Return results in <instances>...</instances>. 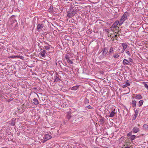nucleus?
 Instances as JSON below:
<instances>
[{"label":"nucleus","instance_id":"5701e85b","mask_svg":"<svg viewBox=\"0 0 148 148\" xmlns=\"http://www.w3.org/2000/svg\"><path fill=\"white\" fill-rule=\"evenodd\" d=\"M66 117L68 119H70L71 118V114L69 113H68L66 115Z\"/></svg>","mask_w":148,"mask_h":148},{"label":"nucleus","instance_id":"aec40b11","mask_svg":"<svg viewBox=\"0 0 148 148\" xmlns=\"http://www.w3.org/2000/svg\"><path fill=\"white\" fill-rule=\"evenodd\" d=\"M78 88V86H76L72 87L71 88V89L72 90H77Z\"/></svg>","mask_w":148,"mask_h":148},{"label":"nucleus","instance_id":"4468645a","mask_svg":"<svg viewBox=\"0 0 148 148\" xmlns=\"http://www.w3.org/2000/svg\"><path fill=\"white\" fill-rule=\"evenodd\" d=\"M44 27V25L42 24H38V29L42 28Z\"/></svg>","mask_w":148,"mask_h":148},{"label":"nucleus","instance_id":"ddd939ff","mask_svg":"<svg viewBox=\"0 0 148 148\" xmlns=\"http://www.w3.org/2000/svg\"><path fill=\"white\" fill-rule=\"evenodd\" d=\"M75 14H74V13H73V12H71L68 13L67 16L69 18H71L74 16Z\"/></svg>","mask_w":148,"mask_h":148},{"label":"nucleus","instance_id":"ea45409f","mask_svg":"<svg viewBox=\"0 0 148 148\" xmlns=\"http://www.w3.org/2000/svg\"><path fill=\"white\" fill-rule=\"evenodd\" d=\"M100 122H103V119H101V120H100Z\"/></svg>","mask_w":148,"mask_h":148},{"label":"nucleus","instance_id":"f3484780","mask_svg":"<svg viewBox=\"0 0 148 148\" xmlns=\"http://www.w3.org/2000/svg\"><path fill=\"white\" fill-rule=\"evenodd\" d=\"M113 56L115 58H118L119 57V55L116 53H115L113 54Z\"/></svg>","mask_w":148,"mask_h":148},{"label":"nucleus","instance_id":"473e14b6","mask_svg":"<svg viewBox=\"0 0 148 148\" xmlns=\"http://www.w3.org/2000/svg\"><path fill=\"white\" fill-rule=\"evenodd\" d=\"M125 53L129 56H130V52L129 51L126 50L125 51Z\"/></svg>","mask_w":148,"mask_h":148},{"label":"nucleus","instance_id":"79ce46f5","mask_svg":"<svg viewBox=\"0 0 148 148\" xmlns=\"http://www.w3.org/2000/svg\"><path fill=\"white\" fill-rule=\"evenodd\" d=\"M125 148H130L129 147H125Z\"/></svg>","mask_w":148,"mask_h":148},{"label":"nucleus","instance_id":"1a4fd4ad","mask_svg":"<svg viewBox=\"0 0 148 148\" xmlns=\"http://www.w3.org/2000/svg\"><path fill=\"white\" fill-rule=\"evenodd\" d=\"M116 114V112L115 111V110L114 109V110L112 111L110 114V115L109 116V117H113L115 114Z\"/></svg>","mask_w":148,"mask_h":148},{"label":"nucleus","instance_id":"e433bc0d","mask_svg":"<svg viewBox=\"0 0 148 148\" xmlns=\"http://www.w3.org/2000/svg\"><path fill=\"white\" fill-rule=\"evenodd\" d=\"M129 61L130 62H133V60L132 59H131V58H129Z\"/></svg>","mask_w":148,"mask_h":148},{"label":"nucleus","instance_id":"6ab92c4d","mask_svg":"<svg viewBox=\"0 0 148 148\" xmlns=\"http://www.w3.org/2000/svg\"><path fill=\"white\" fill-rule=\"evenodd\" d=\"M108 52V51L107 49H106V48H104V50L103 51V55H105L106 54H107Z\"/></svg>","mask_w":148,"mask_h":148},{"label":"nucleus","instance_id":"4c0bfd02","mask_svg":"<svg viewBox=\"0 0 148 148\" xmlns=\"http://www.w3.org/2000/svg\"><path fill=\"white\" fill-rule=\"evenodd\" d=\"M89 100L88 99H85V102H86V103H88L89 102Z\"/></svg>","mask_w":148,"mask_h":148},{"label":"nucleus","instance_id":"b1692460","mask_svg":"<svg viewBox=\"0 0 148 148\" xmlns=\"http://www.w3.org/2000/svg\"><path fill=\"white\" fill-rule=\"evenodd\" d=\"M138 115V112H137L136 110L135 113L134 114V119H135L136 117Z\"/></svg>","mask_w":148,"mask_h":148},{"label":"nucleus","instance_id":"58836bf2","mask_svg":"<svg viewBox=\"0 0 148 148\" xmlns=\"http://www.w3.org/2000/svg\"><path fill=\"white\" fill-rule=\"evenodd\" d=\"M45 47L47 49H49V47L47 46H45Z\"/></svg>","mask_w":148,"mask_h":148},{"label":"nucleus","instance_id":"f03ea898","mask_svg":"<svg viewBox=\"0 0 148 148\" xmlns=\"http://www.w3.org/2000/svg\"><path fill=\"white\" fill-rule=\"evenodd\" d=\"M119 23V21H116L112 25L111 29V31H113L115 28H116L118 25Z\"/></svg>","mask_w":148,"mask_h":148},{"label":"nucleus","instance_id":"412c9836","mask_svg":"<svg viewBox=\"0 0 148 148\" xmlns=\"http://www.w3.org/2000/svg\"><path fill=\"white\" fill-rule=\"evenodd\" d=\"M144 101L143 100H141L139 101L138 103L139 104V106L140 107L142 106L143 104Z\"/></svg>","mask_w":148,"mask_h":148},{"label":"nucleus","instance_id":"cd10ccee","mask_svg":"<svg viewBox=\"0 0 148 148\" xmlns=\"http://www.w3.org/2000/svg\"><path fill=\"white\" fill-rule=\"evenodd\" d=\"M65 57L67 60L69 59V57L68 55H66L65 56Z\"/></svg>","mask_w":148,"mask_h":148},{"label":"nucleus","instance_id":"f8f14e48","mask_svg":"<svg viewBox=\"0 0 148 148\" xmlns=\"http://www.w3.org/2000/svg\"><path fill=\"white\" fill-rule=\"evenodd\" d=\"M121 45L123 50H124V51H125L127 47V45L125 43H123L121 44Z\"/></svg>","mask_w":148,"mask_h":148},{"label":"nucleus","instance_id":"423d86ee","mask_svg":"<svg viewBox=\"0 0 148 148\" xmlns=\"http://www.w3.org/2000/svg\"><path fill=\"white\" fill-rule=\"evenodd\" d=\"M114 51V50L113 48L112 47H110L108 52V54L109 55V56H110L111 55L113 54Z\"/></svg>","mask_w":148,"mask_h":148},{"label":"nucleus","instance_id":"c03bdc74","mask_svg":"<svg viewBox=\"0 0 148 148\" xmlns=\"http://www.w3.org/2000/svg\"><path fill=\"white\" fill-rule=\"evenodd\" d=\"M34 88V89H36V88Z\"/></svg>","mask_w":148,"mask_h":148},{"label":"nucleus","instance_id":"6e6552de","mask_svg":"<svg viewBox=\"0 0 148 148\" xmlns=\"http://www.w3.org/2000/svg\"><path fill=\"white\" fill-rule=\"evenodd\" d=\"M44 139L45 140H47L51 138V136L49 134H44Z\"/></svg>","mask_w":148,"mask_h":148},{"label":"nucleus","instance_id":"39448f33","mask_svg":"<svg viewBox=\"0 0 148 148\" xmlns=\"http://www.w3.org/2000/svg\"><path fill=\"white\" fill-rule=\"evenodd\" d=\"M40 54L41 56L42 57H44L45 56V53L46 52L45 51V50H43L42 49V48H40Z\"/></svg>","mask_w":148,"mask_h":148},{"label":"nucleus","instance_id":"2eb2a0df","mask_svg":"<svg viewBox=\"0 0 148 148\" xmlns=\"http://www.w3.org/2000/svg\"><path fill=\"white\" fill-rule=\"evenodd\" d=\"M136 137V136L135 135H132L130 137V140L132 141L134 140L135 139Z\"/></svg>","mask_w":148,"mask_h":148},{"label":"nucleus","instance_id":"a878e982","mask_svg":"<svg viewBox=\"0 0 148 148\" xmlns=\"http://www.w3.org/2000/svg\"><path fill=\"white\" fill-rule=\"evenodd\" d=\"M33 101H34L35 102V103L34 102V103L35 104V105H36L37 104V99L36 98H34L33 99Z\"/></svg>","mask_w":148,"mask_h":148},{"label":"nucleus","instance_id":"0eeeda50","mask_svg":"<svg viewBox=\"0 0 148 148\" xmlns=\"http://www.w3.org/2000/svg\"><path fill=\"white\" fill-rule=\"evenodd\" d=\"M123 63L124 65H128L130 64L128 60L125 59H124L123 62Z\"/></svg>","mask_w":148,"mask_h":148},{"label":"nucleus","instance_id":"f257e3e1","mask_svg":"<svg viewBox=\"0 0 148 148\" xmlns=\"http://www.w3.org/2000/svg\"><path fill=\"white\" fill-rule=\"evenodd\" d=\"M127 15L125 14H124L121 17L120 21H119V26H120L122 25L124 22L127 19Z\"/></svg>","mask_w":148,"mask_h":148},{"label":"nucleus","instance_id":"f704fd0d","mask_svg":"<svg viewBox=\"0 0 148 148\" xmlns=\"http://www.w3.org/2000/svg\"><path fill=\"white\" fill-rule=\"evenodd\" d=\"M87 108H88L89 109H92L93 108L90 105L88 106H87Z\"/></svg>","mask_w":148,"mask_h":148},{"label":"nucleus","instance_id":"dca6fc26","mask_svg":"<svg viewBox=\"0 0 148 148\" xmlns=\"http://www.w3.org/2000/svg\"><path fill=\"white\" fill-rule=\"evenodd\" d=\"M38 137L39 139L40 140H42V138H45L44 137V135H41L40 134H39L38 135Z\"/></svg>","mask_w":148,"mask_h":148},{"label":"nucleus","instance_id":"72a5a7b5","mask_svg":"<svg viewBox=\"0 0 148 148\" xmlns=\"http://www.w3.org/2000/svg\"><path fill=\"white\" fill-rule=\"evenodd\" d=\"M144 86L148 90V85L147 84L145 83L144 84Z\"/></svg>","mask_w":148,"mask_h":148},{"label":"nucleus","instance_id":"c85d7f7f","mask_svg":"<svg viewBox=\"0 0 148 148\" xmlns=\"http://www.w3.org/2000/svg\"><path fill=\"white\" fill-rule=\"evenodd\" d=\"M132 132H129L127 134V136H129L130 137L132 135Z\"/></svg>","mask_w":148,"mask_h":148},{"label":"nucleus","instance_id":"a19ab883","mask_svg":"<svg viewBox=\"0 0 148 148\" xmlns=\"http://www.w3.org/2000/svg\"><path fill=\"white\" fill-rule=\"evenodd\" d=\"M124 51H124V50H123H123L121 52L122 53H123L124 52Z\"/></svg>","mask_w":148,"mask_h":148},{"label":"nucleus","instance_id":"9b49d317","mask_svg":"<svg viewBox=\"0 0 148 148\" xmlns=\"http://www.w3.org/2000/svg\"><path fill=\"white\" fill-rule=\"evenodd\" d=\"M15 119H12L10 123V125L12 126H14L15 125Z\"/></svg>","mask_w":148,"mask_h":148},{"label":"nucleus","instance_id":"7ed1b4c3","mask_svg":"<svg viewBox=\"0 0 148 148\" xmlns=\"http://www.w3.org/2000/svg\"><path fill=\"white\" fill-rule=\"evenodd\" d=\"M134 95L135 96L134 98L136 99L140 100L142 99V96L140 94H135Z\"/></svg>","mask_w":148,"mask_h":148},{"label":"nucleus","instance_id":"7c9ffc66","mask_svg":"<svg viewBox=\"0 0 148 148\" xmlns=\"http://www.w3.org/2000/svg\"><path fill=\"white\" fill-rule=\"evenodd\" d=\"M67 62L71 64H72L73 63V62L71 60H70V59L67 60Z\"/></svg>","mask_w":148,"mask_h":148},{"label":"nucleus","instance_id":"2f4dec72","mask_svg":"<svg viewBox=\"0 0 148 148\" xmlns=\"http://www.w3.org/2000/svg\"><path fill=\"white\" fill-rule=\"evenodd\" d=\"M22 59H23L24 57L22 56H17V58Z\"/></svg>","mask_w":148,"mask_h":148},{"label":"nucleus","instance_id":"bb28decb","mask_svg":"<svg viewBox=\"0 0 148 148\" xmlns=\"http://www.w3.org/2000/svg\"><path fill=\"white\" fill-rule=\"evenodd\" d=\"M74 14H76L77 13V11L76 10L73 9L72 11Z\"/></svg>","mask_w":148,"mask_h":148},{"label":"nucleus","instance_id":"393cba45","mask_svg":"<svg viewBox=\"0 0 148 148\" xmlns=\"http://www.w3.org/2000/svg\"><path fill=\"white\" fill-rule=\"evenodd\" d=\"M60 79L58 77L56 76L54 82H58L60 80Z\"/></svg>","mask_w":148,"mask_h":148},{"label":"nucleus","instance_id":"20e7f679","mask_svg":"<svg viewBox=\"0 0 148 148\" xmlns=\"http://www.w3.org/2000/svg\"><path fill=\"white\" fill-rule=\"evenodd\" d=\"M139 129L137 127H135L132 129L133 132L134 133H137L139 132Z\"/></svg>","mask_w":148,"mask_h":148},{"label":"nucleus","instance_id":"4be33fe9","mask_svg":"<svg viewBox=\"0 0 148 148\" xmlns=\"http://www.w3.org/2000/svg\"><path fill=\"white\" fill-rule=\"evenodd\" d=\"M143 128L145 130L148 129V125L147 124H144L143 126Z\"/></svg>","mask_w":148,"mask_h":148},{"label":"nucleus","instance_id":"c756f323","mask_svg":"<svg viewBox=\"0 0 148 148\" xmlns=\"http://www.w3.org/2000/svg\"><path fill=\"white\" fill-rule=\"evenodd\" d=\"M10 58H17V56H10Z\"/></svg>","mask_w":148,"mask_h":148},{"label":"nucleus","instance_id":"c9c22d12","mask_svg":"<svg viewBox=\"0 0 148 148\" xmlns=\"http://www.w3.org/2000/svg\"><path fill=\"white\" fill-rule=\"evenodd\" d=\"M38 45L39 47V48H40V47H41V45L42 44V43L41 42L40 44L39 43H38Z\"/></svg>","mask_w":148,"mask_h":148},{"label":"nucleus","instance_id":"a211bd4d","mask_svg":"<svg viewBox=\"0 0 148 148\" xmlns=\"http://www.w3.org/2000/svg\"><path fill=\"white\" fill-rule=\"evenodd\" d=\"M136 101L135 100H132V106L133 107H135L136 106Z\"/></svg>","mask_w":148,"mask_h":148},{"label":"nucleus","instance_id":"9d476101","mask_svg":"<svg viewBox=\"0 0 148 148\" xmlns=\"http://www.w3.org/2000/svg\"><path fill=\"white\" fill-rule=\"evenodd\" d=\"M130 84L128 82V81L127 80L125 84L123 85L122 87L123 88H124L127 87V86H130Z\"/></svg>","mask_w":148,"mask_h":148},{"label":"nucleus","instance_id":"37998d69","mask_svg":"<svg viewBox=\"0 0 148 148\" xmlns=\"http://www.w3.org/2000/svg\"><path fill=\"white\" fill-rule=\"evenodd\" d=\"M140 124H138V126H140Z\"/></svg>","mask_w":148,"mask_h":148}]
</instances>
